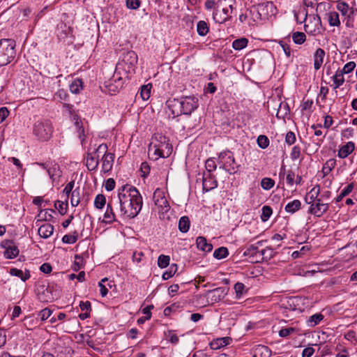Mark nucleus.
Masks as SVG:
<instances>
[{"label": "nucleus", "instance_id": "obj_4", "mask_svg": "<svg viewBox=\"0 0 357 357\" xmlns=\"http://www.w3.org/2000/svg\"><path fill=\"white\" fill-rule=\"evenodd\" d=\"M32 132L37 140L47 142L53 135L54 126L50 120L41 118L33 123Z\"/></svg>", "mask_w": 357, "mask_h": 357}, {"label": "nucleus", "instance_id": "obj_15", "mask_svg": "<svg viewBox=\"0 0 357 357\" xmlns=\"http://www.w3.org/2000/svg\"><path fill=\"white\" fill-rule=\"evenodd\" d=\"M1 246L5 248L3 256L6 259H13L19 255V249L12 241L2 242Z\"/></svg>", "mask_w": 357, "mask_h": 357}, {"label": "nucleus", "instance_id": "obj_52", "mask_svg": "<svg viewBox=\"0 0 357 357\" xmlns=\"http://www.w3.org/2000/svg\"><path fill=\"white\" fill-rule=\"evenodd\" d=\"M337 9L342 13V15H347L349 6L347 3L342 1L337 2Z\"/></svg>", "mask_w": 357, "mask_h": 357}, {"label": "nucleus", "instance_id": "obj_60", "mask_svg": "<svg viewBox=\"0 0 357 357\" xmlns=\"http://www.w3.org/2000/svg\"><path fill=\"white\" fill-rule=\"evenodd\" d=\"M108 281V279L107 278H105L101 280L100 282H98V286L100 287V292L102 297H105L107 295L108 293V289L106 287L105 284H103V282Z\"/></svg>", "mask_w": 357, "mask_h": 357}, {"label": "nucleus", "instance_id": "obj_26", "mask_svg": "<svg viewBox=\"0 0 357 357\" xmlns=\"http://www.w3.org/2000/svg\"><path fill=\"white\" fill-rule=\"evenodd\" d=\"M301 208V202L298 199H294L289 202L284 207L287 213L293 214Z\"/></svg>", "mask_w": 357, "mask_h": 357}, {"label": "nucleus", "instance_id": "obj_34", "mask_svg": "<svg viewBox=\"0 0 357 357\" xmlns=\"http://www.w3.org/2000/svg\"><path fill=\"white\" fill-rule=\"evenodd\" d=\"M47 172L52 181H54L61 176V172L59 170V166L56 164L50 166L47 170Z\"/></svg>", "mask_w": 357, "mask_h": 357}, {"label": "nucleus", "instance_id": "obj_1", "mask_svg": "<svg viewBox=\"0 0 357 357\" xmlns=\"http://www.w3.org/2000/svg\"><path fill=\"white\" fill-rule=\"evenodd\" d=\"M119 206L118 214L123 218H134L140 212L143 201L142 197L135 187L124 185L119 189L117 198Z\"/></svg>", "mask_w": 357, "mask_h": 357}, {"label": "nucleus", "instance_id": "obj_33", "mask_svg": "<svg viewBox=\"0 0 357 357\" xmlns=\"http://www.w3.org/2000/svg\"><path fill=\"white\" fill-rule=\"evenodd\" d=\"M336 160L333 158L328 160L323 165L321 172L324 176L328 175L335 167Z\"/></svg>", "mask_w": 357, "mask_h": 357}, {"label": "nucleus", "instance_id": "obj_32", "mask_svg": "<svg viewBox=\"0 0 357 357\" xmlns=\"http://www.w3.org/2000/svg\"><path fill=\"white\" fill-rule=\"evenodd\" d=\"M197 32L200 36H205L209 32V26L204 20H200L197 24Z\"/></svg>", "mask_w": 357, "mask_h": 357}, {"label": "nucleus", "instance_id": "obj_45", "mask_svg": "<svg viewBox=\"0 0 357 357\" xmlns=\"http://www.w3.org/2000/svg\"><path fill=\"white\" fill-rule=\"evenodd\" d=\"M273 213V210L269 206H264L261 208V220L262 222L267 221Z\"/></svg>", "mask_w": 357, "mask_h": 357}, {"label": "nucleus", "instance_id": "obj_5", "mask_svg": "<svg viewBox=\"0 0 357 357\" xmlns=\"http://www.w3.org/2000/svg\"><path fill=\"white\" fill-rule=\"evenodd\" d=\"M233 3V0L218 1L213 13V18L216 23H224L231 17Z\"/></svg>", "mask_w": 357, "mask_h": 357}, {"label": "nucleus", "instance_id": "obj_9", "mask_svg": "<svg viewBox=\"0 0 357 357\" xmlns=\"http://www.w3.org/2000/svg\"><path fill=\"white\" fill-rule=\"evenodd\" d=\"M123 84V78L118 71H115L112 77L105 83V87L112 95L119 92L122 89Z\"/></svg>", "mask_w": 357, "mask_h": 357}, {"label": "nucleus", "instance_id": "obj_42", "mask_svg": "<svg viewBox=\"0 0 357 357\" xmlns=\"http://www.w3.org/2000/svg\"><path fill=\"white\" fill-rule=\"evenodd\" d=\"M78 240V233L74 231L71 234H66L62 238V241L66 244H73Z\"/></svg>", "mask_w": 357, "mask_h": 357}, {"label": "nucleus", "instance_id": "obj_11", "mask_svg": "<svg viewBox=\"0 0 357 357\" xmlns=\"http://www.w3.org/2000/svg\"><path fill=\"white\" fill-rule=\"evenodd\" d=\"M315 203L310 204L307 213L316 218H321L329 209V202H324L321 199L317 200Z\"/></svg>", "mask_w": 357, "mask_h": 357}, {"label": "nucleus", "instance_id": "obj_23", "mask_svg": "<svg viewBox=\"0 0 357 357\" xmlns=\"http://www.w3.org/2000/svg\"><path fill=\"white\" fill-rule=\"evenodd\" d=\"M196 244L197 248L202 251L209 252L213 250L212 244L208 243L204 236H198L196 239Z\"/></svg>", "mask_w": 357, "mask_h": 357}, {"label": "nucleus", "instance_id": "obj_28", "mask_svg": "<svg viewBox=\"0 0 357 357\" xmlns=\"http://www.w3.org/2000/svg\"><path fill=\"white\" fill-rule=\"evenodd\" d=\"M70 91L75 94L79 93L83 89V82L82 79L76 78L70 84Z\"/></svg>", "mask_w": 357, "mask_h": 357}, {"label": "nucleus", "instance_id": "obj_27", "mask_svg": "<svg viewBox=\"0 0 357 357\" xmlns=\"http://www.w3.org/2000/svg\"><path fill=\"white\" fill-rule=\"evenodd\" d=\"M9 273L13 276L20 278L23 282L26 281L30 278V273L29 271H26L25 273L22 270L16 268H12L10 269Z\"/></svg>", "mask_w": 357, "mask_h": 357}, {"label": "nucleus", "instance_id": "obj_40", "mask_svg": "<svg viewBox=\"0 0 357 357\" xmlns=\"http://www.w3.org/2000/svg\"><path fill=\"white\" fill-rule=\"evenodd\" d=\"M229 255V250L225 247H220L215 250L213 257L217 259L226 258Z\"/></svg>", "mask_w": 357, "mask_h": 357}, {"label": "nucleus", "instance_id": "obj_17", "mask_svg": "<svg viewBox=\"0 0 357 357\" xmlns=\"http://www.w3.org/2000/svg\"><path fill=\"white\" fill-rule=\"evenodd\" d=\"M102 171L104 173L109 172L113 167L114 160V154L109 153L102 157Z\"/></svg>", "mask_w": 357, "mask_h": 357}, {"label": "nucleus", "instance_id": "obj_12", "mask_svg": "<svg viewBox=\"0 0 357 357\" xmlns=\"http://www.w3.org/2000/svg\"><path fill=\"white\" fill-rule=\"evenodd\" d=\"M153 199L155 206L162 212H167L169 210L170 206L165 198V192L160 188H157L153 192Z\"/></svg>", "mask_w": 357, "mask_h": 357}, {"label": "nucleus", "instance_id": "obj_44", "mask_svg": "<svg viewBox=\"0 0 357 357\" xmlns=\"http://www.w3.org/2000/svg\"><path fill=\"white\" fill-rule=\"evenodd\" d=\"M234 289L236 293V298L238 299L241 298L242 296L247 292V291L245 290V286L242 282H236L234 284Z\"/></svg>", "mask_w": 357, "mask_h": 357}, {"label": "nucleus", "instance_id": "obj_7", "mask_svg": "<svg viewBox=\"0 0 357 357\" xmlns=\"http://www.w3.org/2000/svg\"><path fill=\"white\" fill-rule=\"evenodd\" d=\"M15 43L12 39L0 40V67L10 63L15 56Z\"/></svg>", "mask_w": 357, "mask_h": 357}, {"label": "nucleus", "instance_id": "obj_13", "mask_svg": "<svg viewBox=\"0 0 357 357\" xmlns=\"http://www.w3.org/2000/svg\"><path fill=\"white\" fill-rule=\"evenodd\" d=\"M305 31L310 35L317 36L321 33V20L319 17H312V20L304 25Z\"/></svg>", "mask_w": 357, "mask_h": 357}, {"label": "nucleus", "instance_id": "obj_3", "mask_svg": "<svg viewBox=\"0 0 357 357\" xmlns=\"http://www.w3.org/2000/svg\"><path fill=\"white\" fill-rule=\"evenodd\" d=\"M172 151V145L162 135H155L149 148V152L153 153L155 155V160L159 158H168L171 155Z\"/></svg>", "mask_w": 357, "mask_h": 357}, {"label": "nucleus", "instance_id": "obj_39", "mask_svg": "<svg viewBox=\"0 0 357 357\" xmlns=\"http://www.w3.org/2000/svg\"><path fill=\"white\" fill-rule=\"evenodd\" d=\"M260 354V357H270L271 351L266 346L259 345L255 349V356Z\"/></svg>", "mask_w": 357, "mask_h": 357}, {"label": "nucleus", "instance_id": "obj_31", "mask_svg": "<svg viewBox=\"0 0 357 357\" xmlns=\"http://www.w3.org/2000/svg\"><path fill=\"white\" fill-rule=\"evenodd\" d=\"M333 81V88L335 89L339 88L344 82V74L337 70L335 74L332 77Z\"/></svg>", "mask_w": 357, "mask_h": 357}, {"label": "nucleus", "instance_id": "obj_61", "mask_svg": "<svg viewBox=\"0 0 357 357\" xmlns=\"http://www.w3.org/2000/svg\"><path fill=\"white\" fill-rule=\"evenodd\" d=\"M107 145L106 144H101L98 146V147L96 149L94 155L97 154V155L100 156V154L102 153V155H105L106 154H109V153L107 152Z\"/></svg>", "mask_w": 357, "mask_h": 357}, {"label": "nucleus", "instance_id": "obj_56", "mask_svg": "<svg viewBox=\"0 0 357 357\" xmlns=\"http://www.w3.org/2000/svg\"><path fill=\"white\" fill-rule=\"evenodd\" d=\"M166 337L167 340L174 344H176L178 342V337L176 334L172 331H168L167 333H165Z\"/></svg>", "mask_w": 357, "mask_h": 357}, {"label": "nucleus", "instance_id": "obj_63", "mask_svg": "<svg viewBox=\"0 0 357 357\" xmlns=\"http://www.w3.org/2000/svg\"><path fill=\"white\" fill-rule=\"evenodd\" d=\"M79 306L82 312H91L92 310L91 304L89 301H80Z\"/></svg>", "mask_w": 357, "mask_h": 357}, {"label": "nucleus", "instance_id": "obj_30", "mask_svg": "<svg viewBox=\"0 0 357 357\" xmlns=\"http://www.w3.org/2000/svg\"><path fill=\"white\" fill-rule=\"evenodd\" d=\"M324 318L321 313H316L310 316L307 320V324L310 327H314L319 324Z\"/></svg>", "mask_w": 357, "mask_h": 357}, {"label": "nucleus", "instance_id": "obj_50", "mask_svg": "<svg viewBox=\"0 0 357 357\" xmlns=\"http://www.w3.org/2000/svg\"><path fill=\"white\" fill-rule=\"evenodd\" d=\"M151 84L144 85L141 87L140 95L144 100L149 98L151 95Z\"/></svg>", "mask_w": 357, "mask_h": 357}, {"label": "nucleus", "instance_id": "obj_24", "mask_svg": "<svg viewBox=\"0 0 357 357\" xmlns=\"http://www.w3.org/2000/svg\"><path fill=\"white\" fill-rule=\"evenodd\" d=\"M286 176V181L288 185H293L295 182V174L292 170L286 172L284 166H282L280 170L279 176L280 178H284Z\"/></svg>", "mask_w": 357, "mask_h": 357}, {"label": "nucleus", "instance_id": "obj_16", "mask_svg": "<svg viewBox=\"0 0 357 357\" xmlns=\"http://www.w3.org/2000/svg\"><path fill=\"white\" fill-rule=\"evenodd\" d=\"M203 190L208 192L218 186V181L215 176L211 173H204L203 174Z\"/></svg>", "mask_w": 357, "mask_h": 357}, {"label": "nucleus", "instance_id": "obj_37", "mask_svg": "<svg viewBox=\"0 0 357 357\" xmlns=\"http://www.w3.org/2000/svg\"><path fill=\"white\" fill-rule=\"evenodd\" d=\"M227 344V337L218 338L210 343V347L212 349H218Z\"/></svg>", "mask_w": 357, "mask_h": 357}, {"label": "nucleus", "instance_id": "obj_57", "mask_svg": "<svg viewBox=\"0 0 357 357\" xmlns=\"http://www.w3.org/2000/svg\"><path fill=\"white\" fill-rule=\"evenodd\" d=\"M140 5L141 1L139 0H126V6L129 9L137 10Z\"/></svg>", "mask_w": 357, "mask_h": 357}, {"label": "nucleus", "instance_id": "obj_43", "mask_svg": "<svg viewBox=\"0 0 357 357\" xmlns=\"http://www.w3.org/2000/svg\"><path fill=\"white\" fill-rule=\"evenodd\" d=\"M80 197L79 189L77 188L74 190L71 193L70 203L73 206H77L79 204H81L82 200Z\"/></svg>", "mask_w": 357, "mask_h": 357}, {"label": "nucleus", "instance_id": "obj_55", "mask_svg": "<svg viewBox=\"0 0 357 357\" xmlns=\"http://www.w3.org/2000/svg\"><path fill=\"white\" fill-rule=\"evenodd\" d=\"M356 68V63L354 61H349L347 63L342 70H340L341 73L344 74H349L352 72Z\"/></svg>", "mask_w": 357, "mask_h": 357}, {"label": "nucleus", "instance_id": "obj_54", "mask_svg": "<svg viewBox=\"0 0 357 357\" xmlns=\"http://www.w3.org/2000/svg\"><path fill=\"white\" fill-rule=\"evenodd\" d=\"M150 170H151V168H150V166L148 164L147 162H143L142 164H141V166H140V175L143 178H146L148 176V175L150 173Z\"/></svg>", "mask_w": 357, "mask_h": 357}, {"label": "nucleus", "instance_id": "obj_62", "mask_svg": "<svg viewBox=\"0 0 357 357\" xmlns=\"http://www.w3.org/2000/svg\"><path fill=\"white\" fill-rule=\"evenodd\" d=\"M38 216L40 218V220H39V221H42V220L49 221L53 218L52 214L49 212V211L47 209L41 211L40 213H39Z\"/></svg>", "mask_w": 357, "mask_h": 357}, {"label": "nucleus", "instance_id": "obj_8", "mask_svg": "<svg viewBox=\"0 0 357 357\" xmlns=\"http://www.w3.org/2000/svg\"><path fill=\"white\" fill-rule=\"evenodd\" d=\"M137 60V55L134 51H127L123 54L122 60L116 64L115 71L121 73V71L123 70L125 74L132 73L135 72Z\"/></svg>", "mask_w": 357, "mask_h": 357}, {"label": "nucleus", "instance_id": "obj_29", "mask_svg": "<svg viewBox=\"0 0 357 357\" xmlns=\"http://www.w3.org/2000/svg\"><path fill=\"white\" fill-rule=\"evenodd\" d=\"M327 19L331 26H339L340 25L339 14L335 11L327 13Z\"/></svg>", "mask_w": 357, "mask_h": 357}, {"label": "nucleus", "instance_id": "obj_25", "mask_svg": "<svg viewBox=\"0 0 357 357\" xmlns=\"http://www.w3.org/2000/svg\"><path fill=\"white\" fill-rule=\"evenodd\" d=\"M264 241H258L256 244H252L248 245L245 250L244 251V256L247 257H255L257 256L258 252H260L259 251L258 248L259 246L262 245Z\"/></svg>", "mask_w": 357, "mask_h": 357}, {"label": "nucleus", "instance_id": "obj_14", "mask_svg": "<svg viewBox=\"0 0 357 357\" xmlns=\"http://www.w3.org/2000/svg\"><path fill=\"white\" fill-rule=\"evenodd\" d=\"M228 293V289L224 287H218L212 290L207 291L206 296L207 299L210 301L211 303H215L220 301L225 298Z\"/></svg>", "mask_w": 357, "mask_h": 357}, {"label": "nucleus", "instance_id": "obj_19", "mask_svg": "<svg viewBox=\"0 0 357 357\" xmlns=\"http://www.w3.org/2000/svg\"><path fill=\"white\" fill-rule=\"evenodd\" d=\"M320 194V187L319 185L313 187L309 193L305 196V202L310 206L317 202V200L319 199V195Z\"/></svg>", "mask_w": 357, "mask_h": 357}, {"label": "nucleus", "instance_id": "obj_22", "mask_svg": "<svg viewBox=\"0 0 357 357\" xmlns=\"http://www.w3.org/2000/svg\"><path fill=\"white\" fill-rule=\"evenodd\" d=\"M325 56V52L321 48H318L314 54V68L316 70L320 69Z\"/></svg>", "mask_w": 357, "mask_h": 357}, {"label": "nucleus", "instance_id": "obj_59", "mask_svg": "<svg viewBox=\"0 0 357 357\" xmlns=\"http://www.w3.org/2000/svg\"><path fill=\"white\" fill-rule=\"evenodd\" d=\"M68 204L61 201H57L55 203V207L58 209L61 215H64L67 211Z\"/></svg>", "mask_w": 357, "mask_h": 357}, {"label": "nucleus", "instance_id": "obj_41", "mask_svg": "<svg viewBox=\"0 0 357 357\" xmlns=\"http://www.w3.org/2000/svg\"><path fill=\"white\" fill-rule=\"evenodd\" d=\"M289 109L286 102H280L276 114L278 119H284V116L289 113Z\"/></svg>", "mask_w": 357, "mask_h": 357}, {"label": "nucleus", "instance_id": "obj_38", "mask_svg": "<svg viewBox=\"0 0 357 357\" xmlns=\"http://www.w3.org/2000/svg\"><path fill=\"white\" fill-rule=\"evenodd\" d=\"M292 40L296 45H302L306 40V36L303 32L295 31L292 33Z\"/></svg>", "mask_w": 357, "mask_h": 357}, {"label": "nucleus", "instance_id": "obj_18", "mask_svg": "<svg viewBox=\"0 0 357 357\" xmlns=\"http://www.w3.org/2000/svg\"><path fill=\"white\" fill-rule=\"evenodd\" d=\"M355 149V144L353 142H348L342 146L337 153L340 158L344 159L347 158Z\"/></svg>", "mask_w": 357, "mask_h": 357}, {"label": "nucleus", "instance_id": "obj_46", "mask_svg": "<svg viewBox=\"0 0 357 357\" xmlns=\"http://www.w3.org/2000/svg\"><path fill=\"white\" fill-rule=\"evenodd\" d=\"M205 167L206 169V173H211L215 171L217 168V165L214 158H210L206 160L205 162Z\"/></svg>", "mask_w": 357, "mask_h": 357}, {"label": "nucleus", "instance_id": "obj_35", "mask_svg": "<svg viewBox=\"0 0 357 357\" xmlns=\"http://www.w3.org/2000/svg\"><path fill=\"white\" fill-rule=\"evenodd\" d=\"M190 222L188 216H183L178 221V229L183 233H186L190 228Z\"/></svg>", "mask_w": 357, "mask_h": 357}, {"label": "nucleus", "instance_id": "obj_49", "mask_svg": "<svg viewBox=\"0 0 357 357\" xmlns=\"http://www.w3.org/2000/svg\"><path fill=\"white\" fill-rule=\"evenodd\" d=\"M274 180L271 178L265 177L261 181V188L266 190L271 189L274 186Z\"/></svg>", "mask_w": 357, "mask_h": 357}, {"label": "nucleus", "instance_id": "obj_36", "mask_svg": "<svg viewBox=\"0 0 357 357\" xmlns=\"http://www.w3.org/2000/svg\"><path fill=\"white\" fill-rule=\"evenodd\" d=\"M248 40L246 38L243 37L234 40L232 43V47L235 50L239 51L244 49L248 45Z\"/></svg>", "mask_w": 357, "mask_h": 357}, {"label": "nucleus", "instance_id": "obj_64", "mask_svg": "<svg viewBox=\"0 0 357 357\" xmlns=\"http://www.w3.org/2000/svg\"><path fill=\"white\" fill-rule=\"evenodd\" d=\"M294 331H295V328H294L292 327L282 328L279 331V335L282 337H287L289 335H290L291 333H293Z\"/></svg>", "mask_w": 357, "mask_h": 357}, {"label": "nucleus", "instance_id": "obj_47", "mask_svg": "<svg viewBox=\"0 0 357 357\" xmlns=\"http://www.w3.org/2000/svg\"><path fill=\"white\" fill-rule=\"evenodd\" d=\"M106 203V199L102 194H98L94 200V205L98 209H102Z\"/></svg>", "mask_w": 357, "mask_h": 357}, {"label": "nucleus", "instance_id": "obj_48", "mask_svg": "<svg viewBox=\"0 0 357 357\" xmlns=\"http://www.w3.org/2000/svg\"><path fill=\"white\" fill-rule=\"evenodd\" d=\"M170 257L167 255H160L158 259V266L161 268H165L169 264Z\"/></svg>", "mask_w": 357, "mask_h": 357}, {"label": "nucleus", "instance_id": "obj_2", "mask_svg": "<svg viewBox=\"0 0 357 357\" xmlns=\"http://www.w3.org/2000/svg\"><path fill=\"white\" fill-rule=\"evenodd\" d=\"M168 107L174 116L190 115L199 106L198 99L195 96H185L167 102Z\"/></svg>", "mask_w": 357, "mask_h": 357}, {"label": "nucleus", "instance_id": "obj_53", "mask_svg": "<svg viewBox=\"0 0 357 357\" xmlns=\"http://www.w3.org/2000/svg\"><path fill=\"white\" fill-rule=\"evenodd\" d=\"M75 127L77 129V132L79 138L80 139L82 143L84 141V128H83L82 123L81 121H78V119L75 121Z\"/></svg>", "mask_w": 357, "mask_h": 357}, {"label": "nucleus", "instance_id": "obj_58", "mask_svg": "<svg viewBox=\"0 0 357 357\" xmlns=\"http://www.w3.org/2000/svg\"><path fill=\"white\" fill-rule=\"evenodd\" d=\"M52 313V312L50 309L45 308L38 312V316L42 321H45L51 316Z\"/></svg>", "mask_w": 357, "mask_h": 357}, {"label": "nucleus", "instance_id": "obj_51", "mask_svg": "<svg viewBox=\"0 0 357 357\" xmlns=\"http://www.w3.org/2000/svg\"><path fill=\"white\" fill-rule=\"evenodd\" d=\"M257 142L261 149H266L269 146L270 141L267 136L261 135L257 137Z\"/></svg>", "mask_w": 357, "mask_h": 357}, {"label": "nucleus", "instance_id": "obj_20", "mask_svg": "<svg viewBox=\"0 0 357 357\" xmlns=\"http://www.w3.org/2000/svg\"><path fill=\"white\" fill-rule=\"evenodd\" d=\"M54 231V227L51 224L44 223L40 225L38 232L39 236L43 238H47L52 235Z\"/></svg>", "mask_w": 357, "mask_h": 357}, {"label": "nucleus", "instance_id": "obj_6", "mask_svg": "<svg viewBox=\"0 0 357 357\" xmlns=\"http://www.w3.org/2000/svg\"><path fill=\"white\" fill-rule=\"evenodd\" d=\"M218 162L220 168L229 174L237 173L240 167L236 162L234 153L229 150L223 151L218 154Z\"/></svg>", "mask_w": 357, "mask_h": 357}, {"label": "nucleus", "instance_id": "obj_10", "mask_svg": "<svg viewBox=\"0 0 357 357\" xmlns=\"http://www.w3.org/2000/svg\"><path fill=\"white\" fill-rule=\"evenodd\" d=\"M115 210H116L117 212L119 211L118 203L116 202L115 198H112L107 204L106 211L103 217L104 222L107 224H112L117 221L114 212Z\"/></svg>", "mask_w": 357, "mask_h": 357}, {"label": "nucleus", "instance_id": "obj_21", "mask_svg": "<svg viewBox=\"0 0 357 357\" xmlns=\"http://www.w3.org/2000/svg\"><path fill=\"white\" fill-rule=\"evenodd\" d=\"M99 155L93 153H88L86 160V166L89 171L96 170L99 164Z\"/></svg>", "mask_w": 357, "mask_h": 357}]
</instances>
